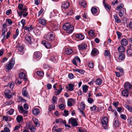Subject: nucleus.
<instances>
[{"instance_id":"28","label":"nucleus","mask_w":132,"mask_h":132,"mask_svg":"<svg viewBox=\"0 0 132 132\" xmlns=\"http://www.w3.org/2000/svg\"><path fill=\"white\" fill-rule=\"evenodd\" d=\"M76 37L79 39L82 40L84 38V36L82 34H77L75 35Z\"/></svg>"},{"instance_id":"32","label":"nucleus","mask_w":132,"mask_h":132,"mask_svg":"<svg viewBox=\"0 0 132 132\" xmlns=\"http://www.w3.org/2000/svg\"><path fill=\"white\" fill-rule=\"evenodd\" d=\"M103 3L105 8L108 10H110L111 7L108 4L105 3V0H104Z\"/></svg>"},{"instance_id":"61","label":"nucleus","mask_w":132,"mask_h":132,"mask_svg":"<svg viewBox=\"0 0 132 132\" xmlns=\"http://www.w3.org/2000/svg\"><path fill=\"white\" fill-rule=\"evenodd\" d=\"M94 31L93 30H90L89 32V35L91 36H94Z\"/></svg>"},{"instance_id":"50","label":"nucleus","mask_w":132,"mask_h":132,"mask_svg":"<svg viewBox=\"0 0 132 132\" xmlns=\"http://www.w3.org/2000/svg\"><path fill=\"white\" fill-rule=\"evenodd\" d=\"M75 71L78 72L79 73H80L81 74H84L85 72V71L84 70H81L79 69H77L74 70Z\"/></svg>"},{"instance_id":"46","label":"nucleus","mask_w":132,"mask_h":132,"mask_svg":"<svg viewBox=\"0 0 132 132\" xmlns=\"http://www.w3.org/2000/svg\"><path fill=\"white\" fill-rule=\"evenodd\" d=\"M88 86L87 85H83L82 86V90L83 92L86 93L88 90Z\"/></svg>"},{"instance_id":"3","label":"nucleus","mask_w":132,"mask_h":132,"mask_svg":"<svg viewBox=\"0 0 132 132\" xmlns=\"http://www.w3.org/2000/svg\"><path fill=\"white\" fill-rule=\"evenodd\" d=\"M45 38L47 40L52 41L54 39V36L52 33H48L45 37Z\"/></svg>"},{"instance_id":"12","label":"nucleus","mask_w":132,"mask_h":132,"mask_svg":"<svg viewBox=\"0 0 132 132\" xmlns=\"http://www.w3.org/2000/svg\"><path fill=\"white\" fill-rule=\"evenodd\" d=\"M27 11L22 12V11H21L20 12H18V13L20 17H21L22 15L23 17H25L28 14V12H27Z\"/></svg>"},{"instance_id":"35","label":"nucleus","mask_w":132,"mask_h":132,"mask_svg":"<svg viewBox=\"0 0 132 132\" xmlns=\"http://www.w3.org/2000/svg\"><path fill=\"white\" fill-rule=\"evenodd\" d=\"M104 55L106 57H108L110 59V58L111 54L110 52L108 50H106L105 51Z\"/></svg>"},{"instance_id":"23","label":"nucleus","mask_w":132,"mask_h":132,"mask_svg":"<svg viewBox=\"0 0 132 132\" xmlns=\"http://www.w3.org/2000/svg\"><path fill=\"white\" fill-rule=\"evenodd\" d=\"M121 44L122 46H126L128 44V41L126 39H123L121 40Z\"/></svg>"},{"instance_id":"58","label":"nucleus","mask_w":132,"mask_h":132,"mask_svg":"<svg viewBox=\"0 0 132 132\" xmlns=\"http://www.w3.org/2000/svg\"><path fill=\"white\" fill-rule=\"evenodd\" d=\"M82 16L84 19H86L87 18L88 16L87 13L84 12H82Z\"/></svg>"},{"instance_id":"16","label":"nucleus","mask_w":132,"mask_h":132,"mask_svg":"<svg viewBox=\"0 0 132 132\" xmlns=\"http://www.w3.org/2000/svg\"><path fill=\"white\" fill-rule=\"evenodd\" d=\"M87 46L86 44L84 43H82L78 46L79 49L81 50L85 49L86 48Z\"/></svg>"},{"instance_id":"5","label":"nucleus","mask_w":132,"mask_h":132,"mask_svg":"<svg viewBox=\"0 0 132 132\" xmlns=\"http://www.w3.org/2000/svg\"><path fill=\"white\" fill-rule=\"evenodd\" d=\"M22 94L23 96L25 97H27L29 98V94L27 90V88L24 87L22 90Z\"/></svg>"},{"instance_id":"64","label":"nucleus","mask_w":132,"mask_h":132,"mask_svg":"<svg viewBox=\"0 0 132 132\" xmlns=\"http://www.w3.org/2000/svg\"><path fill=\"white\" fill-rule=\"evenodd\" d=\"M120 117L122 119L125 120H126V116L123 114H121L120 115Z\"/></svg>"},{"instance_id":"33","label":"nucleus","mask_w":132,"mask_h":132,"mask_svg":"<svg viewBox=\"0 0 132 132\" xmlns=\"http://www.w3.org/2000/svg\"><path fill=\"white\" fill-rule=\"evenodd\" d=\"M34 29V28L32 27V25H31L29 26H25V30L29 32L31 31Z\"/></svg>"},{"instance_id":"14","label":"nucleus","mask_w":132,"mask_h":132,"mask_svg":"<svg viewBox=\"0 0 132 132\" xmlns=\"http://www.w3.org/2000/svg\"><path fill=\"white\" fill-rule=\"evenodd\" d=\"M59 89H56L55 90V92L56 95H59L63 89L62 88V86L61 85H59Z\"/></svg>"},{"instance_id":"13","label":"nucleus","mask_w":132,"mask_h":132,"mask_svg":"<svg viewBox=\"0 0 132 132\" xmlns=\"http://www.w3.org/2000/svg\"><path fill=\"white\" fill-rule=\"evenodd\" d=\"M34 55L36 59H39L41 56L42 54L39 52H34Z\"/></svg>"},{"instance_id":"4","label":"nucleus","mask_w":132,"mask_h":132,"mask_svg":"<svg viewBox=\"0 0 132 132\" xmlns=\"http://www.w3.org/2000/svg\"><path fill=\"white\" fill-rule=\"evenodd\" d=\"M69 123L71 124L73 127L78 126V123L75 118H71L68 121Z\"/></svg>"},{"instance_id":"45","label":"nucleus","mask_w":132,"mask_h":132,"mask_svg":"<svg viewBox=\"0 0 132 132\" xmlns=\"http://www.w3.org/2000/svg\"><path fill=\"white\" fill-rule=\"evenodd\" d=\"M97 10L96 7H93L91 9V11L93 14H96L97 12Z\"/></svg>"},{"instance_id":"17","label":"nucleus","mask_w":132,"mask_h":132,"mask_svg":"<svg viewBox=\"0 0 132 132\" xmlns=\"http://www.w3.org/2000/svg\"><path fill=\"white\" fill-rule=\"evenodd\" d=\"M118 56V61H119L123 60L125 57V55L123 53H120Z\"/></svg>"},{"instance_id":"39","label":"nucleus","mask_w":132,"mask_h":132,"mask_svg":"<svg viewBox=\"0 0 132 132\" xmlns=\"http://www.w3.org/2000/svg\"><path fill=\"white\" fill-rule=\"evenodd\" d=\"M19 78L22 79H24L26 77V74L23 72L20 73L19 75Z\"/></svg>"},{"instance_id":"60","label":"nucleus","mask_w":132,"mask_h":132,"mask_svg":"<svg viewBox=\"0 0 132 132\" xmlns=\"http://www.w3.org/2000/svg\"><path fill=\"white\" fill-rule=\"evenodd\" d=\"M59 107L60 109L63 110L64 109L65 106L63 104H61L59 106Z\"/></svg>"},{"instance_id":"19","label":"nucleus","mask_w":132,"mask_h":132,"mask_svg":"<svg viewBox=\"0 0 132 132\" xmlns=\"http://www.w3.org/2000/svg\"><path fill=\"white\" fill-rule=\"evenodd\" d=\"M25 39L29 44H31V39L30 35H26L25 36Z\"/></svg>"},{"instance_id":"57","label":"nucleus","mask_w":132,"mask_h":132,"mask_svg":"<svg viewBox=\"0 0 132 132\" xmlns=\"http://www.w3.org/2000/svg\"><path fill=\"white\" fill-rule=\"evenodd\" d=\"M6 22H7L10 25L12 23V22L10 19H6Z\"/></svg>"},{"instance_id":"1","label":"nucleus","mask_w":132,"mask_h":132,"mask_svg":"<svg viewBox=\"0 0 132 132\" xmlns=\"http://www.w3.org/2000/svg\"><path fill=\"white\" fill-rule=\"evenodd\" d=\"M63 29L66 30V32L68 33H71L74 29V27L72 25H71L69 23H67L64 24L63 26Z\"/></svg>"},{"instance_id":"9","label":"nucleus","mask_w":132,"mask_h":132,"mask_svg":"<svg viewBox=\"0 0 132 132\" xmlns=\"http://www.w3.org/2000/svg\"><path fill=\"white\" fill-rule=\"evenodd\" d=\"M18 109L20 113H23L24 114H26L28 113V111L24 110L22 106H18Z\"/></svg>"},{"instance_id":"52","label":"nucleus","mask_w":132,"mask_h":132,"mask_svg":"<svg viewBox=\"0 0 132 132\" xmlns=\"http://www.w3.org/2000/svg\"><path fill=\"white\" fill-rule=\"evenodd\" d=\"M57 98L55 96H53V97L52 100H53V101L52 102V103L53 104H55L56 102H57Z\"/></svg>"},{"instance_id":"15","label":"nucleus","mask_w":132,"mask_h":132,"mask_svg":"<svg viewBox=\"0 0 132 132\" xmlns=\"http://www.w3.org/2000/svg\"><path fill=\"white\" fill-rule=\"evenodd\" d=\"M16 47L19 52L20 53L23 52L24 47L22 45H20L19 43H18L16 46Z\"/></svg>"},{"instance_id":"25","label":"nucleus","mask_w":132,"mask_h":132,"mask_svg":"<svg viewBox=\"0 0 132 132\" xmlns=\"http://www.w3.org/2000/svg\"><path fill=\"white\" fill-rule=\"evenodd\" d=\"M99 53L98 50L96 48L93 49L91 52L92 55L94 56H96Z\"/></svg>"},{"instance_id":"59","label":"nucleus","mask_w":132,"mask_h":132,"mask_svg":"<svg viewBox=\"0 0 132 132\" xmlns=\"http://www.w3.org/2000/svg\"><path fill=\"white\" fill-rule=\"evenodd\" d=\"M14 86V83L13 82H11L9 83V87L11 89H13Z\"/></svg>"},{"instance_id":"31","label":"nucleus","mask_w":132,"mask_h":132,"mask_svg":"<svg viewBox=\"0 0 132 132\" xmlns=\"http://www.w3.org/2000/svg\"><path fill=\"white\" fill-rule=\"evenodd\" d=\"M121 93L122 95L123 96L128 97V96L129 93L128 90H124Z\"/></svg>"},{"instance_id":"48","label":"nucleus","mask_w":132,"mask_h":132,"mask_svg":"<svg viewBox=\"0 0 132 132\" xmlns=\"http://www.w3.org/2000/svg\"><path fill=\"white\" fill-rule=\"evenodd\" d=\"M102 80L100 78L97 79L95 81L96 84L98 85H100L102 83Z\"/></svg>"},{"instance_id":"30","label":"nucleus","mask_w":132,"mask_h":132,"mask_svg":"<svg viewBox=\"0 0 132 132\" xmlns=\"http://www.w3.org/2000/svg\"><path fill=\"white\" fill-rule=\"evenodd\" d=\"M120 10V11L119 13V15L120 17H121L125 13H126V10L125 8H123Z\"/></svg>"},{"instance_id":"49","label":"nucleus","mask_w":132,"mask_h":132,"mask_svg":"<svg viewBox=\"0 0 132 132\" xmlns=\"http://www.w3.org/2000/svg\"><path fill=\"white\" fill-rule=\"evenodd\" d=\"M123 7L124 5L123 4H119L117 6L116 9L118 10H120L123 8Z\"/></svg>"},{"instance_id":"38","label":"nucleus","mask_w":132,"mask_h":132,"mask_svg":"<svg viewBox=\"0 0 132 132\" xmlns=\"http://www.w3.org/2000/svg\"><path fill=\"white\" fill-rule=\"evenodd\" d=\"M119 52L123 53L125 51V47L122 46H120L118 48Z\"/></svg>"},{"instance_id":"53","label":"nucleus","mask_w":132,"mask_h":132,"mask_svg":"<svg viewBox=\"0 0 132 132\" xmlns=\"http://www.w3.org/2000/svg\"><path fill=\"white\" fill-rule=\"evenodd\" d=\"M80 5L84 7H85L86 6V3L84 1H82L80 3Z\"/></svg>"},{"instance_id":"29","label":"nucleus","mask_w":132,"mask_h":132,"mask_svg":"<svg viewBox=\"0 0 132 132\" xmlns=\"http://www.w3.org/2000/svg\"><path fill=\"white\" fill-rule=\"evenodd\" d=\"M70 4L68 2H64L62 4V7L63 8L66 9L68 8Z\"/></svg>"},{"instance_id":"24","label":"nucleus","mask_w":132,"mask_h":132,"mask_svg":"<svg viewBox=\"0 0 132 132\" xmlns=\"http://www.w3.org/2000/svg\"><path fill=\"white\" fill-rule=\"evenodd\" d=\"M55 122L56 123H59L60 124L63 123L65 124L66 123V121L65 120L59 119H56L55 120Z\"/></svg>"},{"instance_id":"55","label":"nucleus","mask_w":132,"mask_h":132,"mask_svg":"<svg viewBox=\"0 0 132 132\" xmlns=\"http://www.w3.org/2000/svg\"><path fill=\"white\" fill-rule=\"evenodd\" d=\"M49 108L50 111L54 110L55 108V105L54 104L50 105L49 106Z\"/></svg>"},{"instance_id":"20","label":"nucleus","mask_w":132,"mask_h":132,"mask_svg":"<svg viewBox=\"0 0 132 132\" xmlns=\"http://www.w3.org/2000/svg\"><path fill=\"white\" fill-rule=\"evenodd\" d=\"M28 127L30 130L31 132H35L36 131V128L34 126H31L29 124L28 126Z\"/></svg>"},{"instance_id":"11","label":"nucleus","mask_w":132,"mask_h":132,"mask_svg":"<svg viewBox=\"0 0 132 132\" xmlns=\"http://www.w3.org/2000/svg\"><path fill=\"white\" fill-rule=\"evenodd\" d=\"M42 43L45 46L46 48L48 49L51 48V45L50 43L44 40L42 42Z\"/></svg>"},{"instance_id":"7","label":"nucleus","mask_w":132,"mask_h":132,"mask_svg":"<svg viewBox=\"0 0 132 132\" xmlns=\"http://www.w3.org/2000/svg\"><path fill=\"white\" fill-rule=\"evenodd\" d=\"M4 93L5 96L8 99H10L12 97L11 94H10V92L9 90L6 89Z\"/></svg>"},{"instance_id":"36","label":"nucleus","mask_w":132,"mask_h":132,"mask_svg":"<svg viewBox=\"0 0 132 132\" xmlns=\"http://www.w3.org/2000/svg\"><path fill=\"white\" fill-rule=\"evenodd\" d=\"M59 29V25L57 24H55L53 26V30L54 31L58 30Z\"/></svg>"},{"instance_id":"37","label":"nucleus","mask_w":132,"mask_h":132,"mask_svg":"<svg viewBox=\"0 0 132 132\" xmlns=\"http://www.w3.org/2000/svg\"><path fill=\"white\" fill-rule=\"evenodd\" d=\"M18 99V101L20 102H26L27 101L26 100L21 96H19Z\"/></svg>"},{"instance_id":"62","label":"nucleus","mask_w":132,"mask_h":132,"mask_svg":"<svg viewBox=\"0 0 132 132\" xmlns=\"http://www.w3.org/2000/svg\"><path fill=\"white\" fill-rule=\"evenodd\" d=\"M12 101H11L10 100L5 102V105H11L12 104Z\"/></svg>"},{"instance_id":"63","label":"nucleus","mask_w":132,"mask_h":132,"mask_svg":"<svg viewBox=\"0 0 132 132\" xmlns=\"http://www.w3.org/2000/svg\"><path fill=\"white\" fill-rule=\"evenodd\" d=\"M79 132H87V130L85 129H81L80 128L79 129Z\"/></svg>"},{"instance_id":"42","label":"nucleus","mask_w":132,"mask_h":132,"mask_svg":"<svg viewBox=\"0 0 132 132\" xmlns=\"http://www.w3.org/2000/svg\"><path fill=\"white\" fill-rule=\"evenodd\" d=\"M125 107L130 112L132 113V107L127 104L124 105Z\"/></svg>"},{"instance_id":"41","label":"nucleus","mask_w":132,"mask_h":132,"mask_svg":"<svg viewBox=\"0 0 132 132\" xmlns=\"http://www.w3.org/2000/svg\"><path fill=\"white\" fill-rule=\"evenodd\" d=\"M73 52V50L71 49L67 48L65 50V52L67 54L69 55L71 54Z\"/></svg>"},{"instance_id":"40","label":"nucleus","mask_w":132,"mask_h":132,"mask_svg":"<svg viewBox=\"0 0 132 132\" xmlns=\"http://www.w3.org/2000/svg\"><path fill=\"white\" fill-rule=\"evenodd\" d=\"M114 18L116 22L118 23L121 22V20L119 19V18L117 15H114Z\"/></svg>"},{"instance_id":"10","label":"nucleus","mask_w":132,"mask_h":132,"mask_svg":"<svg viewBox=\"0 0 132 132\" xmlns=\"http://www.w3.org/2000/svg\"><path fill=\"white\" fill-rule=\"evenodd\" d=\"M124 88L126 90H129L132 89V86L129 83L126 82L125 84Z\"/></svg>"},{"instance_id":"47","label":"nucleus","mask_w":132,"mask_h":132,"mask_svg":"<svg viewBox=\"0 0 132 132\" xmlns=\"http://www.w3.org/2000/svg\"><path fill=\"white\" fill-rule=\"evenodd\" d=\"M33 120L36 126L37 127H39V124L38 123V120L36 118H34L33 119Z\"/></svg>"},{"instance_id":"18","label":"nucleus","mask_w":132,"mask_h":132,"mask_svg":"<svg viewBox=\"0 0 132 132\" xmlns=\"http://www.w3.org/2000/svg\"><path fill=\"white\" fill-rule=\"evenodd\" d=\"M39 23L43 26H45L46 22V20L45 19L42 18H40L39 19Z\"/></svg>"},{"instance_id":"6","label":"nucleus","mask_w":132,"mask_h":132,"mask_svg":"<svg viewBox=\"0 0 132 132\" xmlns=\"http://www.w3.org/2000/svg\"><path fill=\"white\" fill-rule=\"evenodd\" d=\"M101 122L103 125H105V126H103L104 127H106V125L108 122V119L107 117H104L103 118V119L101 120Z\"/></svg>"},{"instance_id":"26","label":"nucleus","mask_w":132,"mask_h":132,"mask_svg":"<svg viewBox=\"0 0 132 132\" xmlns=\"http://www.w3.org/2000/svg\"><path fill=\"white\" fill-rule=\"evenodd\" d=\"M118 120L117 118H115L114 120L113 125L115 127H117L120 125Z\"/></svg>"},{"instance_id":"44","label":"nucleus","mask_w":132,"mask_h":132,"mask_svg":"<svg viewBox=\"0 0 132 132\" xmlns=\"http://www.w3.org/2000/svg\"><path fill=\"white\" fill-rule=\"evenodd\" d=\"M127 56H131L132 55V49H129L127 51Z\"/></svg>"},{"instance_id":"51","label":"nucleus","mask_w":132,"mask_h":132,"mask_svg":"<svg viewBox=\"0 0 132 132\" xmlns=\"http://www.w3.org/2000/svg\"><path fill=\"white\" fill-rule=\"evenodd\" d=\"M14 111V110L12 109H11L7 112V113L10 115L13 114Z\"/></svg>"},{"instance_id":"43","label":"nucleus","mask_w":132,"mask_h":132,"mask_svg":"<svg viewBox=\"0 0 132 132\" xmlns=\"http://www.w3.org/2000/svg\"><path fill=\"white\" fill-rule=\"evenodd\" d=\"M69 87V90L70 91H72L73 89V87L74 85L72 83H70L68 85Z\"/></svg>"},{"instance_id":"2","label":"nucleus","mask_w":132,"mask_h":132,"mask_svg":"<svg viewBox=\"0 0 132 132\" xmlns=\"http://www.w3.org/2000/svg\"><path fill=\"white\" fill-rule=\"evenodd\" d=\"M15 64V61L13 59H11L6 65V71L9 72L13 67Z\"/></svg>"},{"instance_id":"34","label":"nucleus","mask_w":132,"mask_h":132,"mask_svg":"<svg viewBox=\"0 0 132 132\" xmlns=\"http://www.w3.org/2000/svg\"><path fill=\"white\" fill-rule=\"evenodd\" d=\"M33 114L36 116L39 113V110L38 109H34L32 111Z\"/></svg>"},{"instance_id":"56","label":"nucleus","mask_w":132,"mask_h":132,"mask_svg":"<svg viewBox=\"0 0 132 132\" xmlns=\"http://www.w3.org/2000/svg\"><path fill=\"white\" fill-rule=\"evenodd\" d=\"M115 73L116 75V76L118 77H120L122 76L123 75L122 73H120L117 72H115Z\"/></svg>"},{"instance_id":"54","label":"nucleus","mask_w":132,"mask_h":132,"mask_svg":"<svg viewBox=\"0 0 132 132\" xmlns=\"http://www.w3.org/2000/svg\"><path fill=\"white\" fill-rule=\"evenodd\" d=\"M37 74L39 76L42 77L43 76L44 73V72L42 71H38L37 72Z\"/></svg>"},{"instance_id":"27","label":"nucleus","mask_w":132,"mask_h":132,"mask_svg":"<svg viewBox=\"0 0 132 132\" xmlns=\"http://www.w3.org/2000/svg\"><path fill=\"white\" fill-rule=\"evenodd\" d=\"M16 119L17 122L19 123L22 122L23 120V117L20 115H19L17 116Z\"/></svg>"},{"instance_id":"21","label":"nucleus","mask_w":132,"mask_h":132,"mask_svg":"<svg viewBox=\"0 0 132 132\" xmlns=\"http://www.w3.org/2000/svg\"><path fill=\"white\" fill-rule=\"evenodd\" d=\"M56 54H55L54 55L52 56L51 57V60L54 62H56L58 60V58Z\"/></svg>"},{"instance_id":"22","label":"nucleus","mask_w":132,"mask_h":132,"mask_svg":"<svg viewBox=\"0 0 132 132\" xmlns=\"http://www.w3.org/2000/svg\"><path fill=\"white\" fill-rule=\"evenodd\" d=\"M2 118L3 120H4L5 121H10L12 120L11 118L9 116H3V117Z\"/></svg>"},{"instance_id":"8","label":"nucleus","mask_w":132,"mask_h":132,"mask_svg":"<svg viewBox=\"0 0 132 132\" xmlns=\"http://www.w3.org/2000/svg\"><path fill=\"white\" fill-rule=\"evenodd\" d=\"M18 8L21 10L23 11H27V9L26 6L22 4H19L18 6Z\"/></svg>"}]
</instances>
